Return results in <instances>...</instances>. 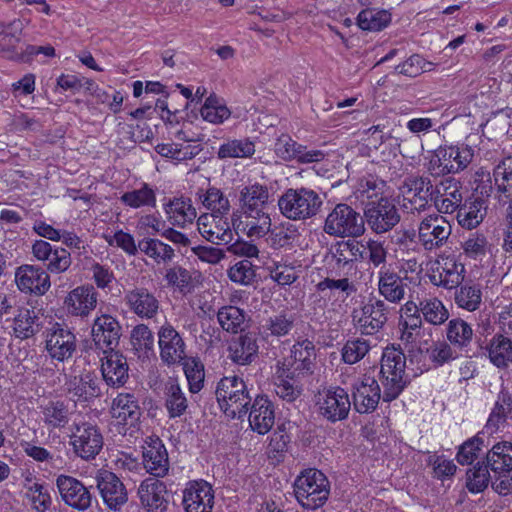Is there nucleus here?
Wrapping results in <instances>:
<instances>
[{
  "mask_svg": "<svg viewBox=\"0 0 512 512\" xmlns=\"http://www.w3.org/2000/svg\"><path fill=\"white\" fill-rule=\"evenodd\" d=\"M474 149L467 144L439 146L430 152L426 168L432 176L456 174L468 167Z\"/></svg>",
  "mask_w": 512,
  "mask_h": 512,
  "instance_id": "1",
  "label": "nucleus"
},
{
  "mask_svg": "<svg viewBox=\"0 0 512 512\" xmlns=\"http://www.w3.org/2000/svg\"><path fill=\"white\" fill-rule=\"evenodd\" d=\"M406 358L395 346L386 347L382 354L380 375L383 386L382 399L391 402L399 397L406 386Z\"/></svg>",
  "mask_w": 512,
  "mask_h": 512,
  "instance_id": "2",
  "label": "nucleus"
},
{
  "mask_svg": "<svg viewBox=\"0 0 512 512\" xmlns=\"http://www.w3.org/2000/svg\"><path fill=\"white\" fill-rule=\"evenodd\" d=\"M322 206L319 194L309 188L287 189L278 199L281 214L290 220H306L315 216Z\"/></svg>",
  "mask_w": 512,
  "mask_h": 512,
  "instance_id": "3",
  "label": "nucleus"
},
{
  "mask_svg": "<svg viewBox=\"0 0 512 512\" xmlns=\"http://www.w3.org/2000/svg\"><path fill=\"white\" fill-rule=\"evenodd\" d=\"M216 399L220 409L230 418H241L247 412L251 397L243 379L237 376L223 377L216 387Z\"/></svg>",
  "mask_w": 512,
  "mask_h": 512,
  "instance_id": "4",
  "label": "nucleus"
},
{
  "mask_svg": "<svg viewBox=\"0 0 512 512\" xmlns=\"http://www.w3.org/2000/svg\"><path fill=\"white\" fill-rule=\"evenodd\" d=\"M294 492L297 501L304 508L316 509L328 499L329 482L321 471L308 469L297 477Z\"/></svg>",
  "mask_w": 512,
  "mask_h": 512,
  "instance_id": "5",
  "label": "nucleus"
},
{
  "mask_svg": "<svg viewBox=\"0 0 512 512\" xmlns=\"http://www.w3.org/2000/svg\"><path fill=\"white\" fill-rule=\"evenodd\" d=\"M324 231L334 237H359L365 232L364 218L351 206L340 203L328 213Z\"/></svg>",
  "mask_w": 512,
  "mask_h": 512,
  "instance_id": "6",
  "label": "nucleus"
},
{
  "mask_svg": "<svg viewBox=\"0 0 512 512\" xmlns=\"http://www.w3.org/2000/svg\"><path fill=\"white\" fill-rule=\"evenodd\" d=\"M465 272L464 264L456 255L443 253L431 264L428 276L433 285L454 289L463 282Z\"/></svg>",
  "mask_w": 512,
  "mask_h": 512,
  "instance_id": "7",
  "label": "nucleus"
},
{
  "mask_svg": "<svg viewBox=\"0 0 512 512\" xmlns=\"http://www.w3.org/2000/svg\"><path fill=\"white\" fill-rule=\"evenodd\" d=\"M70 445L74 453L84 460L94 459L103 447V436L96 425L74 422L71 427Z\"/></svg>",
  "mask_w": 512,
  "mask_h": 512,
  "instance_id": "8",
  "label": "nucleus"
},
{
  "mask_svg": "<svg viewBox=\"0 0 512 512\" xmlns=\"http://www.w3.org/2000/svg\"><path fill=\"white\" fill-rule=\"evenodd\" d=\"M364 215L371 230L377 234L391 230L400 221L394 201L386 196L367 202Z\"/></svg>",
  "mask_w": 512,
  "mask_h": 512,
  "instance_id": "9",
  "label": "nucleus"
},
{
  "mask_svg": "<svg viewBox=\"0 0 512 512\" xmlns=\"http://www.w3.org/2000/svg\"><path fill=\"white\" fill-rule=\"evenodd\" d=\"M316 406L320 415L328 421L336 422L347 418L351 403L343 388L329 387L318 392Z\"/></svg>",
  "mask_w": 512,
  "mask_h": 512,
  "instance_id": "10",
  "label": "nucleus"
},
{
  "mask_svg": "<svg viewBox=\"0 0 512 512\" xmlns=\"http://www.w3.org/2000/svg\"><path fill=\"white\" fill-rule=\"evenodd\" d=\"M45 349L51 359L64 362L76 350V336L66 326L54 323L45 331Z\"/></svg>",
  "mask_w": 512,
  "mask_h": 512,
  "instance_id": "11",
  "label": "nucleus"
},
{
  "mask_svg": "<svg viewBox=\"0 0 512 512\" xmlns=\"http://www.w3.org/2000/svg\"><path fill=\"white\" fill-rule=\"evenodd\" d=\"M451 225L445 217L432 214L425 217L418 227V238L425 250L442 247L451 235Z\"/></svg>",
  "mask_w": 512,
  "mask_h": 512,
  "instance_id": "12",
  "label": "nucleus"
},
{
  "mask_svg": "<svg viewBox=\"0 0 512 512\" xmlns=\"http://www.w3.org/2000/svg\"><path fill=\"white\" fill-rule=\"evenodd\" d=\"M215 495L204 480L190 481L183 490L182 504L186 512H212Z\"/></svg>",
  "mask_w": 512,
  "mask_h": 512,
  "instance_id": "13",
  "label": "nucleus"
},
{
  "mask_svg": "<svg viewBox=\"0 0 512 512\" xmlns=\"http://www.w3.org/2000/svg\"><path fill=\"white\" fill-rule=\"evenodd\" d=\"M142 463L147 473L155 477L167 475L170 467L168 452L158 437H147L142 446Z\"/></svg>",
  "mask_w": 512,
  "mask_h": 512,
  "instance_id": "14",
  "label": "nucleus"
},
{
  "mask_svg": "<svg viewBox=\"0 0 512 512\" xmlns=\"http://www.w3.org/2000/svg\"><path fill=\"white\" fill-rule=\"evenodd\" d=\"M197 227L201 236L213 244H228L233 240L226 214H202L197 220Z\"/></svg>",
  "mask_w": 512,
  "mask_h": 512,
  "instance_id": "15",
  "label": "nucleus"
},
{
  "mask_svg": "<svg viewBox=\"0 0 512 512\" xmlns=\"http://www.w3.org/2000/svg\"><path fill=\"white\" fill-rule=\"evenodd\" d=\"M98 293L91 285H81L71 290L64 298L63 308L70 316L85 318L96 308Z\"/></svg>",
  "mask_w": 512,
  "mask_h": 512,
  "instance_id": "16",
  "label": "nucleus"
},
{
  "mask_svg": "<svg viewBox=\"0 0 512 512\" xmlns=\"http://www.w3.org/2000/svg\"><path fill=\"white\" fill-rule=\"evenodd\" d=\"M56 486L61 499L68 506L79 511H84L91 506V494L78 479L61 474L56 479Z\"/></svg>",
  "mask_w": 512,
  "mask_h": 512,
  "instance_id": "17",
  "label": "nucleus"
},
{
  "mask_svg": "<svg viewBox=\"0 0 512 512\" xmlns=\"http://www.w3.org/2000/svg\"><path fill=\"white\" fill-rule=\"evenodd\" d=\"M158 345L160 358L167 365H174L185 358L184 340L170 323H165L159 328Z\"/></svg>",
  "mask_w": 512,
  "mask_h": 512,
  "instance_id": "18",
  "label": "nucleus"
},
{
  "mask_svg": "<svg viewBox=\"0 0 512 512\" xmlns=\"http://www.w3.org/2000/svg\"><path fill=\"white\" fill-rule=\"evenodd\" d=\"M434 194L435 188L429 178H414L409 181L407 190L403 192L402 206L411 213L424 211Z\"/></svg>",
  "mask_w": 512,
  "mask_h": 512,
  "instance_id": "19",
  "label": "nucleus"
},
{
  "mask_svg": "<svg viewBox=\"0 0 512 512\" xmlns=\"http://www.w3.org/2000/svg\"><path fill=\"white\" fill-rule=\"evenodd\" d=\"M97 487L104 503L112 510H119L127 500V490L112 472L100 470L96 476Z\"/></svg>",
  "mask_w": 512,
  "mask_h": 512,
  "instance_id": "20",
  "label": "nucleus"
},
{
  "mask_svg": "<svg viewBox=\"0 0 512 512\" xmlns=\"http://www.w3.org/2000/svg\"><path fill=\"white\" fill-rule=\"evenodd\" d=\"M15 282L20 291L44 295L50 288V277L41 267L22 265L15 272Z\"/></svg>",
  "mask_w": 512,
  "mask_h": 512,
  "instance_id": "21",
  "label": "nucleus"
},
{
  "mask_svg": "<svg viewBox=\"0 0 512 512\" xmlns=\"http://www.w3.org/2000/svg\"><path fill=\"white\" fill-rule=\"evenodd\" d=\"M277 157L284 161L297 160L301 163L319 162L324 154L319 150H308L305 146L296 143L289 135H280L274 146Z\"/></svg>",
  "mask_w": 512,
  "mask_h": 512,
  "instance_id": "22",
  "label": "nucleus"
},
{
  "mask_svg": "<svg viewBox=\"0 0 512 512\" xmlns=\"http://www.w3.org/2000/svg\"><path fill=\"white\" fill-rule=\"evenodd\" d=\"M121 327L118 321L107 314L96 317L92 326V338L95 345L107 353L118 344Z\"/></svg>",
  "mask_w": 512,
  "mask_h": 512,
  "instance_id": "23",
  "label": "nucleus"
},
{
  "mask_svg": "<svg viewBox=\"0 0 512 512\" xmlns=\"http://www.w3.org/2000/svg\"><path fill=\"white\" fill-rule=\"evenodd\" d=\"M233 226L241 230L251 239H259L268 235L271 231L272 219L267 210L254 212L252 214H233Z\"/></svg>",
  "mask_w": 512,
  "mask_h": 512,
  "instance_id": "24",
  "label": "nucleus"
},
{
  "mask_svg": "<svg viewBox=\"0 0 512 512\" xmlns=\"http://www.w3.org/2000/svg\"><path fill=\"white\" fill-rule=\"evenodd\" d=\"M167 490L163 482L147 478L138 487L141 505L147 512H164L167 509Z\"/></svg>",
  "mask_w": 512,
  "mask_h": 512,
  "instance_id": "25",
  "label": "nucleus"
},
{
  "mask_svg": "<svg viewBox=\"0 0 512 512\" xmlns=\"http://www.w3.org/2000/svg\"><path fill=\"white\" fill-rule=\"evenodd\" d=\"M461 183L452 178L442 180L435 187L434 204L438 212L450 214L462 206Z\"/></svg>",
  "mask_w": 512,
  "mask_h": 512,
  "instance_id": "26",
  "label": "nucleus"
},
{
  "mask_svg": "<svg viewBox=\"0 0 512 512\" xmlns=\"http://www.w3.org/2000/svg\"><path fill=\"white\" fill-rule=\"evenodd\" d=\"M354 407L359 413L373 412L381 399V389L374 377L364 376L355 384Z\"/></svg>",
  "mask_w": 512,
  "mask_h": 512,
  "instance_id": "27",
  "label": "nucleus"
},
{
  "mask_svg": "<svg viewBox=\"0 0 512 512\" xmlns=\"http://www.w3.org/2000/svg\"><path fill=\"white\" fill-rule=\"evenodd\" d=\"M269 198L265 185L253 183L243 186L239 191V215L267 210Z\"/></svg>",
  "mask_w": 512,
  "mask_h": 512,
  "instance_id": "28",
  "label": "nucleus"
},
{
  "mask_svg": "<svg viewBox=\"0 0 512 512\" xmlns=\"http://www.w3.org/2000/svg\"><path fill=\"white\" fill-rule=\"evenodd\" d=\"M315 356L313 343L309 340H304L294 344L290 356L278 362L277 365L286 367L289 371L296 374L310 372Z\"/></svg>",
  "mask_w": 512,
  "mask_h": 512,
  "instance_id": "29",
  "label": "nucleus"
},
{
  "mask_svg": "<svg viewBox=\"0 0 512 512\" xmlns=\"http://www.w3.org/2000/svg\"><path fill=\"white\" fill-rule=\"evenodd\" d=\"M353 319L363 333L373 334L386 322L385 304L381 300L370 301L354 312Z\"/></svg>",
  "mask_w": 512,
  "mask_h": 512,
  "instance_id": "30",
  "label": "nucleus"
},
{
  "mask_svg": "<svg viewBox=\"0 0 512 512\" xmlns=\"http://www.w3.org/2000/svg\"><path fill=\"white\" fill-rule=\"evenodd\" d=\"M101 371L104 380L110 386H121L128 378V365L123 355L114 350L104 353Z\"/></svg>",
  "mask_w": 512,
  "mask_h": 512,
  "instance_id": "31",
  "label": "nucleus"
},
{
  "mask_svg": "<svg viewBox=\"0 0 512 512\" xmlns=\"http://www.w3.org/2000/svg\"><path fill=\"white\" fill-rule=\"evenodd\" d=\"M125 301L129 309L141 318H153L159 309V301L145 288L128 291Z\"/></svg>",
  "mask_w": 512,
  "mask_h": 512,
  "instance_id": "32",
  "label": "nucleus"
},
{
  "mask_svg": "<svg viewBox=\"0 0 512 512\" xmlns=\"http://www.w3.org/2000/svg\"><path fill=\"white\" fill-rule=\"evenodd\" d=\"M275 414L273 404L266 397H257L249 413V425L253 431L264 435L274 425Z\"/></svg>",
  "mask_w": 512,
  "mask_h": 512,
  "instance_id": "33",
  "label": "nucleus"
},
{
  "mask_svg": "<svg viewBox=\"0 0 512 512\" xmlns=\"http://www.w3.org/2000/svg\"><path fill=\"white\" fill-rule=\"evenodd\" d=\"M111 415L118 424L134 425L140 415V407L133 394L120 393L111 405Z\"/></svg>",
  "mask_w": 512,
  "mask_h": 512,
  "instance_id": "34",
  "label": "nucleus"
},
{
  "mask_svg": "<svg viewBox=\"0 0 512 512\" xmlns=\"http://www.w3.org/2000/svg\"><path fill=\"white\" fill-rule=\"evenodd\" d=\"M296 373L283 366H276L274 374L275 393L286 402H294L302 394V385L296 379Z\"/></svg>",
  "mask_w": 512,
  "mask_h": 512,
  "instance_id": "35",
  "label": "nucleus"
},
{
  "mask_svg": "<svg viewBox=\"0 0 512 512\" xmlns=\"http://www.w3.org/2000/svg\"><path fill=\"white\" fill-rule=\"evenodd\" d=\"M163 209L168 221L172 225L182 228L191 224L197 216L191 200L184 197L170 199L164 204Z\"/></svg>",
  "mask_w": 512,
  "mask_h": 512,
  "instance_id": "36",
  "label": "nucleus"
},
{
  "mask_svg": "<svg viewBox=\"0 0 512 512\" xmlns=\"http://www.w3.org/2000/svg\"><path fill=\"white\" fill-rule=\"evenodd\" d=\"M68 385V392L75 401H89L96 398L99 393L97 377L90 371H84L73 376Z\"/></svg>",
  "mask_w": 512,
  "mask_h": 512,
  "instance_id": "37",
  "label": "nucleus"
},
{
  "mask_svg": "<svg viewBox=\"0 0 512 512\" xmlns=\"http://www.w3.org/2000/svg\"><path fill=\"white\" fill-rule=\"evenodd\" d=\"M419 307L412 301L406 302L400 310L401 340L406 343L414 342L420 333L422 318Z\"/></svg>",
  "mask_w": 512,
  "mask_h": 512,
  "instance_id": "38",
  "label": "nucleus"
},
{
  "mask_svg": "<svg viewBox=\"0 0 512 512\" xmlns=\"http://www.w3.org/2000/svg\"><path fill=\"white\" fill-rule=\"evenodd\" d=\"M378 290L386 300L393 303L401 301L405 295L401 277L388 266H382L378 272Z\"/></svg>",
  "mask_w": 512,
  "mask_h": 512,
  "instance_id": "39",
  "label": "nucleus"
},
{
  "mask_svg": "<svg viewBox=\"0 0 512 512\" xmlns=\"http://www.w3.org/2000/svg\"><path fill=\"white\" fill-rule=\"evenodd\" d=\"M487 213V203L484 199L476 197L467 200L457 211L458 224L465 229L472 230L480 225Z\"/></svg>",
  "mask_w": 512,
  "mask_h": 512,
  "instance_id": "40",
  "label": "nucleus"
},
{
  "mask_svg": "<svg viewBox=\"0 0 512 512\" xmlns=\"http://www.w3.org/2000/svg\"><path fill=\"white\" fill-rule=\"evenodd\" d=\"M258 352L256 338L251 334H245L234 340L229 346L230 359L239 365L252 362Z\"/></svg>",
  "mask_w": 512,
  "mask_h": 512,
  "instance_id": "41",
  "label": "nucleus"
},
{
  "mask_svg": "<svg viewBox=\"0 0 512 512\" xmlns=\"http://www.w3.org/2000/svg\"><path fill=\"white\" fill-rule=\"evenodd\" d=\"M487 464L495 474L512 471V443L495 444L486 456Z\"/></svg>",
  "mask_w": 512,
  "mask_h": 512,
  "instance_id": "42",
  "label": "nucleus"
},
{
  "mask_svg": "<svg viewBox=\"0 0 512 512\" xmlns=\"http://www.w3.org/2000/svg\"><path fill=\"white\" fill-rule=\"evenodd\" d=\"M391 22V13L382 8L370 7L363 9L357 16V25L366 31H380Z\"/></svg>",
  "mask_w": 512,
  "mask_h": 512,
  "instance_id": "43",
  "label": "nucleus"
},
{
  "mask_svg": "<svg viewBox=\"0 0 512 512\" xmlns=\"http://www.w3.org/2000/svg\"><path fill=\"white\" fill-rule=\"evenodd\" d=\"M165 407L170 418L182 416L188 408V400L180 385L170 381L164 391Z\"/></svg>",
  "mask_w": 512,
  "mask_h": 512,
  "instance_id": "44",
  "label": "nucleus"
},
{
  "mask_svg": "<svg viewBox=\"0 0 512 512\" xmlns=\"http://www.w3.org/2000/svg\"><path fill=\"white\" fill-rule=\"evenodd\" d=\"M25 488L27 498L37 512H45L49 509L51 496L47 486L43 482L35 477L29 476L25 479Z\"/></svg>",
  "mask_w": 512,
  "mask_h": 512,
  "instance_id": "45",
  "label": "nucleus"
},
{
  "mask_svg": "<svg viewBox=\"0 0 512 512\" xmlns=\"http://www.w3.org/2000/svg\"><path fill=\"white\" fill-rule=\"evenodd\" d=\"M121 202L133 209L143 207L154 208L156 206V192L148 185L143 183L139 188L123 193L120 197Z\"/></svg>",
  "mask_w": 512,
  "mask_h": 512,
  "instance_id": "46",
  "label": "nucleus"
},
{
  "mask_svg": "<svg viewBox=\"0 0 512 512\" xmlns=\"http://www.w3.org/2000/svg\"><path fill=\"white\" fill-rule=\"evenodd\" d=\"M156 151L163 157L176 162L190 160L197 156L202 147L200 144L161 143L156 146Z\"/></svg>",
  "mask_w": 512,
  "mask_h": 512,
  "instance_id": "47",
  "label": "nucleus"
},
{
  "mask_svg": "<svg viewBox=\"0 0 512 512\" xmlns=\"http://www.w3.org/2000/svg\"><path fill=\"white\" fill-rule=\"evenodd\" d=\"M140 250L157 264L171 261L175 254L174 249L159 239L147 238L139 243Z\"/></svg>",
  "mask_w": 512,
  "mask_h": 512,
  "instance_id": "48",
  "label": "nucleus"
},
{
  "mask_svg": "<svg viewBox=\"0 0 512 512\" xmlns=\"http://www.w3.org/2000/svg\"><path fill=\"white\" fill-rule=\"evenodd\" d=\"M255 153V145L248 138L232 139L220 145L217 155L220 159L249 158Z\"/></svg>",
  "mask_w": 512,
  "mask_h": 512,
  "instance_id": "49",
  "label": "nucleus"
},
{
  "mask_svg": "<svg viewBox=\"0 0 512 512\" xmlns=\"http://www.w3.org/2000/svg\"><path fill=\"white\" fill-rule=\"evenodd\" d=\"M487 352L490 361L497 367H504L512 361V343L502 335L491 340Z\"/></svg>",
  "mask_w": 512,
  "mask_h": 512,
  "instance_id": "50",
  "label": "nucleus"
},
{
  "mask_svg": "<svg viewBox=\"0 0 512 512\" xmlns=\"http://www.w3.org/2000/svg\"><path fill=\"white\" fill-rule=\"evenodd\" d=\"M43 422L48 428L56 429L69 422V410L61 401H51L42 407Z\"/></svg>",
  "mask_w": 512,
  "mask_h": 512,
  "instance_id": "51",
  "label": "nucleus"
},
{
  "mask_svg": "<svg viewBox=\"0 0 512 512\" xmlns=\"http://www.w3.org/2000/svg\"><path fill=\"white\" fill-rule=\"evenodd\" d=\"M200 114L209 123L221 124L230 117L231 111L221 99L210 96L201 107Z\"/></svg>",
  "mask_w": 512,
  "mask_h": 512,
  "instance_id": "52",
  "label": "nucleus"
},
{
  "mask_svg": "<svg viewBox=\"0 0 512 512\" xmlns=\"http://www.w3.org/2000/svg\"><path fill=\"white\" fill-rule=\"evenodd\" d=\"M492 245L487 237L481 233L471 234L463 243L462 249L466 257L482 261L492 253Z\"/></svg>",
  "mask_w": 512,
  "mask_h": 512,
  "instance_id": "53",
  "label": "nucleus"
},
{
  "mask_svg": "<svg viewBox=\"0 0 512 512\" xmlns=\"http://www.w3.org/2000/svg\"><path fill=\"white\" fill-rule=\"evenodd\" d=\"M270 278L280 286L291 285L299 277V267L286 260L273 261L267 267Z\"/></svg>",
  "mask_w": 512,
  "mask_h": 512,
  "instance_id": "54",
  "label": "nucleus"
},
{
  "mask_svg": "<svg viewBox=\"0 0 512 512\" xmlns=\"http://www.w3.org/2000/svg\"><path fill=\"white\" fill-rule=\"evenodd\" d=\"M418 307L423 318L432 325H441L449 317L448 310L442 301L435 297L423 299Z\"/></svg>",
  "mask_w": 512,
  "mask_h": 512,
  "instance_id": "55",
  "label": "nucleus"
},
{
  "mask_svg": "<svg viewBox=\"0 0 512 512\" xmlns=\"http://www.w3.org/2000/svg\"><path fill=\"white\" fill-rule=\"evenodd\" d=\"M181 362L188 382L189 391L191 393H198L204 385V365L200 360L194 357H185Z\"/></svg>",
  "mask_w": 512,
  "mask_h": 512,
  "instance_id": "56",
  "label": "nucleus"
},
{
  "mask_svg": "<svg viewBox=\"0 0 512 512\" xmlns=\"http://www.w3.org/2000/svg\"><path fill=\"white\" fill-rule=\"evenodd\" d=\"M131 345L139 357H147L154 350V335L145 324L135 326L131 332Z\"/></svg>",
  "mask_w": 512,
  "mask_h": 512,
  "instance_id": "57",
  "label": "nucleus"
},
{
  "mask_svg": "<svg viewBox=\"0 0 512 512\" xmlns=\"http://www.w3.org/2000/svg\"><path fill=\"white\" fill-rule=\"evenodd\" d=\"M217 319L220 326L227 332L237 333L242 330L245 313L235 306H224L219 309Z\"/></svg>",
  "mask_w": 512,
  "mask_h": 512,
  "instance_id": "58",
  "label": "nucleus"
},
{
  "mask_svg": "<svg viewBox=\"0 0 512 512\" xmlns=\"http://www.w3.org/2000/svg\"><path fill=\"white\" fill-rule=\"evenodd\" d=\"M482 302V292L479 285L466 284L456 292L455 303L459 308L473 312L477 310Z\"/></svg>",
  "mask_w": 512,
  "mask_h": 512,
  "instance_id": "59",
  "label": "nucleus"
},
{
  "mask_svg": "<svg viewBox=\"0 0 512 512\" xmlns=\"http://www.w3.org/2000/svg\"><path fill=\"white\" fill-rule=\"evenodd\" d=\"M473 337L472 327L462 319H452L447 326L448 340L459 347L467 346Z\"/></svg>",
  "mask_w": 512,
  "mask_h": 512,
  "instance_id": "60",
  "label": "nucleus"
},
{
  "mask_svg": "<svg viewBox=\"0 0 512 512\" xmlns=\"http://www.w3.org/2000/svg\"><path fill=\"white\" fill-rule=\"evenodd\" d=\"M494 183L498 192L512 197V157L500 161L493 171Z\"/></svg>",
  "mask_w": 512,
  "mask_h": 512,
  "instance_id": "61",
  "label": "nucleus"
},
{
  "mask_svg": "<svg viewBox=\"0 0 512 512\" xmlns=\"http://www.w3.org/2000/svg\"><path fill=\"white\" fill-rule=\"evenodd\" d=\"M512 412V398L506 392H501L486 424L487 429L493 433L499 424L505 422L507 416Z\"/></svg>",
  "mask_w": 512,
  "mask_h": 512,
  "instance_id": "62",
  "label": "nucleus"
},
{
  "mask_svg": "<svg viewBox=\"0 0 512 512\" xmlns=\"http://www.w3.org/2000/svg\"><path fill=\"white\" fill-rule=\"evenodd\" d=\"M164 278L168 285L184 295L190 293L193 289L190 272L181 266H172L166 269Z\"/></svg>",
  "mask_w": 512,
  "mask_h": 512,
  "instance_id": "63",
  "label": "nucleus"
},
{
  "mask_svg": "<svg viewBox=\"0 0 512 512\" xmlns=\"http://www.w3.org/2000/svg\"><path fill=\"white\" fill-rule=\"evenodd\" d=\"M202 204L212 213L227 214L230 210V202L228 198L217 188H209L200 196Z\"/></svg>",
  "mask_w": 512,
  "mask_h": 512,
  "instance_id": "64",
  "label": "nucleus"
}]
</instances>
